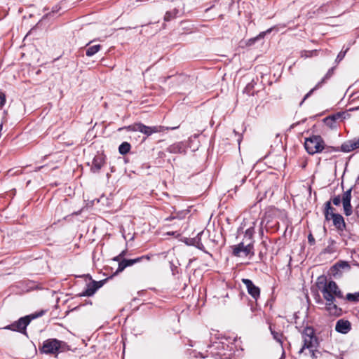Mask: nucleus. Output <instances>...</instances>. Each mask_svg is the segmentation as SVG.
I'll return each mask as SVG.
<instances>
[{"instance_id":"obj_8","label":"nucleus","mask_w":359,"mask_h":359,"mask_svg":"<svg viewBox=\"0 0 359 359\" xmlns=\"http://www.w3.org/2000/svg\"><path fill=\"white\" fill-rule=\"evenodd\" d=\"M253 245L250 243L244 245L243 243H241L234 245L233 249V255L236 257H247L248 255L253 256L254 252Z\"/></svg>"},{"instance_id":"obj_32","label":"nucleus","mask_w":359,"mask_h":359,"mask_svg":"<svg viewBox=\"0 0 359 359\" xmlns=\"http://www.w3.org/2000/svg\"><path fill=\"white\" fill-rule=\"evenodd\" d=\"M253 86L251 83H249L245 88V92H248L250 93V90L252 88Z\"/></svg>"},{"instance_id":"obj_1","label":"nucleus","mask_w":359,"mask_h":359,"mask_svg":"<svg viewBox=\"0 0 359 359\" xmlns=\"http://www.w3.org/2000/svg\"><path fill=\"white\" fill-rule=\"evenodd\" d=\"M302 337L303 339V346L300 348L299 353L302 354L307 353L305 352L306 350L309 351V359L316 358V348L318 346V338L315 334L314 330L311 327H306L304 328L302 332Z\"/></svg>"},{"instance_id":"obj_10","label":"nucleus","mask_w":359,"mask_h":359,"mask_svg":"<svg viewBox=\"0 0 359 359\" xmlns=\"http://www.w3.org/2000/svg\"><path fill=\"white\" fill-rule=\"evenodd\" d=\"M242 283L245 285L249 294H250L253 299L257 300L260 295V289L250 279L243 278Z\"/></svg>"},{"instance_id":"obj_28","label":"nucleus","mask_w":359,"mask_h":359,"mask_svg":"<svg viewBox=\"0 0 359 359\" xmlns=\"http://www.w3.org/2000/svg\"><path fill=\"white\" fill-rule=\"evenodd\" d=\"M6 102L5 95L2 93H0V108H1Z\"/></svg>"},{"instance_id":"obj_30","label":"nucleus","mask_w":359,"mask_h":359,"mask_svg":"<svg viewBox=\"0 0 359 359\" xmlns=\"http://www.w3.org/2000/svg\"><path fill=\"white\" fill-rule=\"evenodd\" d=\"M308 241H309V243L311 244V245H313L315 243V238H313V236H312V234H309V236H308Z\"/></svg>"},{"instance_id":"obj_19","label":"nucleus","mask_w":359,"mask_h":359,"mask_svg":"<svg viewBox=\"0 0 359 359\" xmlns=\"http://www.w3.org/2000/svg\"><path fill=\"white\" fill-rule=\"evenodd\" d=\"M325 205V220L330 221V220L332 219V217H331V215H335L336 213H334L333 212L334 208L331 206L330 201H327Z\"/></svg>"},{"instance_id":"obj_6","label":"nucleus","mask_w":359,"mask_h":359,"mask_svg":"<svg viewBox=\"0 0 359 359\" xmlns=\"http://www.w3.org/2000/svg\"><path fill=\"white\" fill-rule=\"evenodd\" d=\"M42 313L43 312H41L39 315H29V316H26L25 317H22L17 321L8 325L6 328L8 330H12V331H15V332L22 333L24 334H27V332H26L27 326L29 324V323L31 322V320L32 319H34L36 317L41 316Z\"/></svg>"},{"instance_id":"obj_39","label":"nucleus","mask_w":359,"mask_h":359,"mask_svg":"<svg viewBox=\"0 0 359 359\" xmlns=\"http://www.w3.org/2000/svg\"><path fill=\"white\" fill-rule=\"evenodd\" d=\"M271 31V29H268V30L266 31V32L269 33Z\"/></svg>"},{"instance_id":"obj_21","label":"nucleus","mask_w":359,"mask_h":359,"mask_svg":"<svg viewBox=\"0 0 359 359\" xmlns=\"http://www.w3.org/2000/svg\"><path fill=\"white\" fill-rule=\"evenodd\" d=\"M179 13L178 9L174 8L172 11H167L164 16V20L166 22L170 21L175 18Z\"/></svg>"},{"instance_id":"obj_9","label":"nucleus","mask_w":359,"mask_h":359,"mask_svg":"<svg viewBox=\"0 0 359 359\" xmlns=\"http://www.w3.org/2000/svg\"><path fill=\"white\" fill-rule=\"evenodd\" d=\"M359 148V138L353 139L344 142L340 149L339 148L334 147H327L326 148L329 151H341L343 152H350L356 149Z\"/></svg>"},{"instance_id":"obj_24","label":"nucleus","mask_w":359,"mask_h":359,"mask_svg":"<svg viewBox=\"0 0 359 359\" xmlns=\"http://www.w3.org/2000/svg\"><path fill=\"white\" fill-rule=\"evenodd\" d=\"M269 330L271 334L273 335V339L278 343L282 344L283 334L274 330L271 325L269 326Z\"/></svg>"},{"instance_id":"obj_17","label":"nucleus","mask_w":359,"mask_h":359,"mask_svg":"<svg viewBox=\"0 0 359 359\" xmlns=\"http://www.w3.org/2000/svg\"><path fill=\"white\" fill-rule=\"evenodd\" d=\"M333 73L334 67L330 69L327 74H325V76H324V78L322 79V81L319 82L313 88H312L308 93L305 95L300 104H302L313 93L314 90L318 88L321 86V84L325 82V80L330 79L333 74Z\"/></svg>"},{"instance_id":"obj_34","label":"nucleus","mask_w":359,"mask_h":359,"mask_svg":"<svg viewBox=\"0 0 359 359\" xmlns=\"http://www.w3.org/2000/svg\"><path fill=\"white\" fill-rule=\"evenodd\" d=\"M114 261L118 262V263L123 260V259L120 257V255H117L115 257L113 258Z\"/></svg>"},{"instance_id":"obj_13","label":"nucleus","mask_w":359,"mask_h":359,"mask_svg":"<svg viewBox=\"0 0 359 359\" xmlns=\"http://www.w3.org/2000/svg\"><path fill=\"white\" fill-rule=\"evenodd\" d=\"M144 258V257L142 256L140 257H137L135 259H123V260L119 262L118 269L116 271L115 274H117V273L123 271L128 266H133V264L140 262Z\"/></svg>"},{"instance_id":"obj_22","label":"nucleus","mask_w":359,"mask_h":359,"mask_svg":"<svg viewBox=\"0 0 359 359\" xmlns=\"http://www.w3.org/2000/svg\"><path fill=\"white\" fill-rule=\"evenodd\" d=\"M349 268H350V266H349V264H348V263L347 262H339L336 263L332 266V270L333 271H339L341 269H349Z\"/></svg>"},{"instance_id":"obj_25","label":"nucleus","mask_w":359,"mask_h":359,"mask_svg":"<svg viewBox=\"0 0 359 359\" xmlns=\"http://www.w3.org/2000/svg\"><path fill=\"white\" fill-rule=\"evenodd\" d=\"M346 300L352 302H356L359 301V292L354 294L348 293L345 298Z\"/></svg>"},{"instance_id":"obj_26","label":"nucleus","mask_w":359,"mask_h":359,"mask_svg":"<svg viewBox=\"0 0 359 359\" xmlns=\"http://www.w3.org/2000/svg\"><path fill=\"white\" fill-rule=\"evenodd\" d=\"M347 50H348V48H346L344 51L341 50V52H339V53L338 54V55L336 58V62L339 63L344 59Z\"/></svg>"},{"instance_id":"obj_40","label":"nucleus","mask_w":359,"mask_h":359,"mask_svg":"<svg viewBox=\"0 0 359 359\" xmlns=\"http://www.w3.org/2000/svg\"><path fill=\"white\" fill-rule=\"evenodd\" d=\"M91 43H92V41L88 42V43L87 44V46L90 45Z\"/></svg>"},{"instance_id":"obj_18","label":"nucleus","mask_w":359,"mask_h":359,"mask_svg":"<svg viewBox=\"0 0 359 359\" xmlns=\"http://www.w3.org/2000/svg\"><path fill=\"white\" fill-rule=\"evenodd\" d=\"M167 151L172 154H184L186 152V147L182 142H177L169 146Z\"/></svg>"},{"instance_id":"obj_37","label":"nucleus","mask_w":359,"mask_h":359,"mask_svg":"<svg viewBox=\"0 0 359 359\" xmlns=\"http://www.w3.org/2000/svg\"><path fill=\"white\" fill-rule=\"evenodd\" d=\"M2 127H3V124H2V123H0V130H1V129H2Z\"/></svg>"},{"instance_id":"obj_23","label":"nucleus","mask_w":359,"mask_h":359,"mask_svg":"<svg viewBox=\"0 0 359 359\" xmlns=\"http://www.w3.org/2000/svg\"><path fill=\"white\" fill-rule=\"evenodd\" d=\"M130 144L128 142H124L119 146L118 151L121 154L125 155L130 151Z\"/></svg>"},{"instance_id":"obj_38","label":"nucleus","mask_w":359,"mask_h":359,"mask_svg":"<svg viewBox=\"0 0 359 359\" xmlns=\"http://www.w3.org/2000/svg\"><path fill=\"white\" fill-rule=\"evenodd\" d=\"M47 15H48V16H51V13H47Z\"/></svg>"},{"instance_id":"obj_36","label":"nucleus","mask_w":359,"mask_h":359,"mask_svg":"<svg viewBox=\"0 0 359 359\" xmlns=\"http://www.w3.org/2000/svg\"><path fill=\"white\" fill-rule=\"evenodd\" d=\"M42 168H43V166L36 167L35 168L34 171L37 172V171L40 170Z\"/></svg>"},{"instance_id":"obj_33","label":"nucleus","mask_w":359,"mask_h":359,"mask_svg":"<svg viewBox=\"0 0 359 359\" xmlns=\"http://www.w3.org/2000/svg\"><path fill=\"white\" fill-rule=\"evenodd\" d=\"M339 114H337V115H334L332 116H330L328 118H326V120H332V121H334L336 120L337 118L339 117Z\"/></svg>"},{"instance_id":"obj_35","label":"nucleus","mask_w":359,"mask_h":359,"mask_svg":"<svg viewBox=\"0 0 359 359\" xmlns=\"http://www.w3.org/2000/svg\"><path fill=\"white\" fill-rule=\"evenodd\" d=\"M127 250H123L120 254V257L123 259V257L126 255Z\"/></svg>"},{"instance_id":"obj_15","label":"nucleus","mask_w":359,"mask_h":359,"mask_svg":"<svg viewBox=\"0 0 359 359\" xmlns=\"http://www.w3.org/2000/svg\"><path fill=\"white\" fill-rule=\"evenodd\" d=\"M105 163L104 156L102 154L97 155L94 157L93 161V165L91 170L94 172H97L102 168Z\"/></svg>"},{"instance_id":"obj_7","label":"nucleus","mask_w":359,"mask_h":359,"mask_svg":"<svg viewBox=\"0 0 359 359\" xmlns=\"http://www.w3.org/2000/svg\"><path fill=\"white\" fill-rule=\"evenodd\" d=\"M126 129L128 131H139L147 136H149L153 133L163 132L164 127L161 126L150 127L147 126L142 123H137L126 127Z\"/></svg>"},{"instance_id":"obj_29","label":"nucleus","mask_w":359,"mask_h":359,"mask_svg":"<svg viewBox=\"0 0 359 359\" xmlns=\"http://www.w3.org/2000/svg\"><path fill=\"white\" fill-rule=\"evenodd\" d=\"M202 233V232L199 233L198 235H197V237L196 238H194V240H197V248H199V249H202L203 248V245L201 244V243H199V241H200V235Z\"/></svg>"},{"instance_id":"obj_5","label":"nucleus","mask_w":359,"mask_h":359,"mask_svg":"<svg viewBox=\"0 0 359 359\" xmlns=\"http://www.w3.org/2000/svg\"><path fill=\"white\" fill-rule=\"evenodd\" d=\"M351 191L352 188H350L347 191H344L342 197L339 195L335 196L332 198V201L334 205H339L341 201L343 204L344 212L346 216H350L353 213L352 205L351 204Z\"/></svg>"},{"instance_id":"obj_20","label":"nucleus","mask_w":359,"mask_h":359,"mask_svg":"<svg viewBox=\"0 0 359 359\" xmlns=\"http://www.w3.org/2000/svg\"><path fill=\"white\" fill-rule=\"evenodd\" d=\"M101 49L100 44L93 45L88 47L86 50V54L88 57H92Z\"/></svg>"},{"instance_id":"obj_2","label":"nucleus","mask_w":359,"mask_h":359,"mask_svg":"<svg viewBox=\"0 0 359 359\" xmlns=\"http://www.w3.org/2000/svg\"><path fill=\"white\" fill-rule=\"evenodd\" d=\"M320 290L325 301L332 299H344V295L337 283L333 280L325 281V285Z\"/></svg>"},{"instance_id":"obj_11","label":"nucleus","mask_w":359,"mask_h":359,"mask_svg":"<svg viewBox=\"0 0 359 359\" xmlns=\"http://www.w3.org/2000/svg\"><path fill=\"white\" fill-rule=\"evenodd\" d=\"M325 309L330 315L335 316H339L342 313L341 309L337 305V299L326 301Z\"/></svg>"},{"instance_id":"obj_31","label":"nucleus","mask_w":359,"mask_h":359,"mask_svg":"<svg viewBox=\"0 0 359 359\" xmlns=\"http://www.w3.org/2000/svg\"><path fill=\"white\" fill-rule=\"evenodd\" d=\"M60 10V7L57 5L53 8L51 13H57Z\"/></svg>"},{"instance_id":"obj_16","label":"nucleus","mask_w":359,"mask_h":359,"mask_svg":"<svg viewBox=\"0 0 359 359\" xmlns=\"http://www.w3.org/2000/svg\"><path fill=\"white\" fill-rule=\"evenodd\" d=\"M333 225L336 227L338 231H344L346 228V223L344 222V217L336 213L335 215H332Z\"/></svg>"},{"instance_id":"obj_41","label":"nucleus","mask_w":359,"mask_h":359,"mask_svg":"<svg viewBox=\"0 0 359 359\" xmlns=\"http://www.w3.org/2000/svg\"><path fill=\"white\" fill-rule=\"evenodd\" d=\"M358 109H359V107Z\"/></svg>"},{"instance_id":"obj_14","label":"nucleus","mask_w":359,"mask_h":359,"mask_svg":"<svg viewBox=\"0 0 359 359\" xmlns=\"http://www.w3.org/2000/svg\"><path fill=\"white\" fill-rule=\"evenodd\" d=\"M102 286V281H93L91 284L88 285V287L82 292L81 294V296L82 297H90L95 294V292L98 290L100 287Z\"/></svg>"},{"instance_id":"obj_3","label":"nucleus","mask_w":359,"mask_h":359,"mask_svg":"<svg viewBox=\"0 0 359 359\" xmlns=\"http://www.w3.org/2000/svg\"><path fill=\"white\" fill-rule=\"evenodd\" d=\"M66 346V343L62 341L57 339H48L43 341L40 351L46 354H57L64 351Z\"/></svg>"},{"instance_id":"obj_27","label":"nucleus","mask_w":359,"mask_h":359,"mask_svg":"<svg viewBox=\"0 0 359 359\" xmlns=\"http://www.w3.org/2000/svg\"><path fill=\"white\" fill-rule=\"evenodd\" d=\"M254 233H255L254 228L250 227L245 231V236L246 237H248L250 239H251L253 236Z\"/></svg>"},{"instance_id":"obj_4","label":"nucleus","mask_w":359,"mask_h":359,"mask_svg":"<svg viewBox=\"0 0 359 359\" xmlns=\"http://www.w3.org/2000/svg\"><path fill=\"white\" fill-rule=\"evenodd\" d=\"M304 147L309 154H315L325 149V142L320 135H313L306 138Z\"/></svg>"},{"instance_id":"obj_12","label":"nucleus","mask_w":359,"mask_h":359,"mask_svg":"<svg viewBox=\"0 0 359 359\" xmlns=\"http://www.w3.org/2000/svg\"><path fill=\"white\" fill-rule=\"evenodd\" d=\"M351 330V323L344 318L337 321L335 325V330L341 334H347Z\"/></svg>"}]
</instances>
